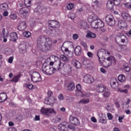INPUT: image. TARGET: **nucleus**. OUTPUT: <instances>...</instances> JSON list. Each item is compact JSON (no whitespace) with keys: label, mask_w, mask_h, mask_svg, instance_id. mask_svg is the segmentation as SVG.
Masks as SVG:
<instances>
[{"label":"nucleus","mask_w":131,"mask_h":131,"mask_svg":"<svg viewBox=\"0 0 131 131\" xmlns=\"http://www.w3.org/2000/svg\"><path fill=\"white\" fill-rule=\"evenodd\" d=\"M50 59H54V61H56L55 64L57 67L55 68H51L50 64H48V61H46L42 65V71L44 74H46L47 75H52L54 74L56 71L60 70V68H61V60L59 59L58 57L52 55L50 56Z\"/></svg>","instance_id":"f257e3e1"},{"label":"nucleus","mask_w":131,"mask_h":131,"mask_svg":"<svg viewBox=\"0 0 131 131\" xmlns=\"http://www.w3.org/2000/svg\"><path fill=\"white\" fill-rule=\"evenodd\" d=\"M37 46L42 52H48L52 50L53 40L46 36H40L37 38Z\"/></svg>","instance_id":"f03ea898"},{"label":"nucleus","mask_w":131,"mask_h":131,"mask_svg":"<svg viewBox=\"0 0 131 131\" xmlns=\"http://www.w3.org/2000/svg\"><path fill=\"white\" fill-rule=\"evenodd\" d=\"M104 24L103 22L100 19H98L96 21H94L91 25L92 28L98 29L99 28H102L104 27Z\"/></svg>","instance_id":"7ed1b4c3"},{"label":"nucleus","mask_w":131,"mask_h":131,"mask_svg":"<svg viewBox=\"0 0 131 131\" xmlns=\"http://www.w3.org/2000/svg\"><path fill=\"white\" fill-rule=\"evenodd\" d=\"M105 22L110 26H114L115 25V19L113 15L110 14L105 17Z\"/></svg>","instance_id":"20e7f679"},{"label":"nucleus","mask_w":131,"mask_h":131,"mask_svg":"<svg viewBox=\"0 0 131 131\" xmlns=\"http://www.w3.org/2000/svg\"><path fill=\"white\" fill-rule=\"evenodd\" d=\"M31 77L33 82H39L41 81V76L39 73L34 72L31 75Z\"/></svg>","instance_id":"39448f33"},{"label":"nucleus","mask_w":131,"mask_h":131,"mask_svg":"<svg viewBox=\"0 0 131 131\" xmlns=\"http://www.w3.org/2000/svg\"><path fill=\"white\" fill-rule=\"evenodd\" d=\"M41 113L45 114V115H49V114H57V113L55 111V109L53 108L42 107L41 109Z\"/></svg>","instance_id":"423d86ee"},{"label":"nucleus","mask_w":131,"mask_h":131,"mask_svg":"<svg viewBox=\"0 0 131 131\" xmlns=\"http://www.w3.org/2000/svg\"><path fill=\"white\" fill-rule=\"evenodd\" d=\"M105 53H107V54H110L108 50L105 49H100L97 52V57H98L99 63H100V64H102V62H101V59H105L104 55V54H105Z\"/></svg>","instance_id":"0eeeda50"},{"label":"nucleus","mask_w":131,"mask_h":131,"mask_svg":"<svg viewBox=\"0 0 131 131\" xmlns=\"http://www.w3.org/2000/svg\"><path fill=\"white\" fill-rule=\"evenodd\" d=\"M115 62V58L113 56L107 57V60L103 62V65L105 68H108L112 65V62Z\"/></svg>","instance_id":"6e6552de"},{"label":"nucleus","mask_w":131,"mask_h":131,"mask_svg":"<svg viewBox=\"0 0 131 131\" xmlns=\"http://www.w3.org/2000/svg\"><path fill=\"white\" fill-rule=\"evenodd\" d=\"M29 11L30 9L28 7H24L19 10V14L23 18H27Z\"/></svg>","instance_id":"1a4fd4ad"},{"label":"nucleus","mask_w":131,"mask_h":131,"mask_svg":"<svg viewBox=\"0 0 131 131\" xmlns=\"http://www.w3.org/2000/svg\"><path fill=\"white\" fill-rule=\"evenodd\" d=\"M83 80L84 82H85V83H88V84L93 83V82L95 81L94 77L90 75H86L85 76H84Z\"/></svg>","instance_id":"9d476101"},{"label":"nucleus","mask_w":131,"mask_h":131,"mask_svg":"<svg viewBox=\"0 0 131 131\" xmlns=\"http://www.w3.org/2000/svg\"><path fill=\"white\" fill-rule=\"evenodd\" d=\"M44 103L47 105L53 106L56 103V98L54 97H49L45 99Z\"/></svg>","instance_id":"9b49d317"},{"label":"nucleus","mask_w":131,"mask_h":131,"mask_svg":"<svg viewBox=\"0 0 131 131\" xmlns=\"http://www.w3.org/2000/svg\"><path fill=\"white\" fill-rule=\"evenodd\" d=\"M125 39H126V36L122 34L119 33L116 38V41L118 42L121 41L123 43H124L125 42Z\"/></svg>","instance_id":"f8f14e48"},{"label":"nucleus","mask_w":131,"mask_h":131,"mask_svg":"<svg viewBox=\"0 0 131 131\" xmlns=\"http://www.w3.org/2000/svg\"><path fill=\"white\" fill-rule=\"evenodd\" d=\"M61 50L64 55H66L69 58H72L73 57V53L68 50V48H66L64 47H62Z\"/></svg>","instance_id":"ddd939ff"},{"label":"nucleus","mask_w":131,"mask_h":131,"mask_svg":"<svg viewBox=\"0 0 131 131\" xmlns=\"http://www.w3.org/2000/svg\"><path fill=\"white\" fill-rule=\"evenodd\" d=\"M26 28H27V25L25 21H21L18 24L17 29L19 30V31H23V30H25Z\"/></svg>","instance_id":"4468645a"},{"label":"nucleus","mask_w":131,"mask_h":131,"mask_svg":"<svg viewBox=\"0 0 131 131\" xmlns=\"http://www.w3.org/2000/svg\"><path fill=\"white\" fill-rule=\"evenodd\" d=\"M34 11L37 13V14L40 15L41 14H45V13L47 12V9L45 7L38 6L35 9Z\"/></svg>","instance_id":"2eb2a0df"},{"label":"nucleus","mask_w":131,"mask_h":131,"mask_svg":"<svg viewBox=\"0 0 131 131\" xmlns=\"http://www.w3.org/2000/svg\"><path fill=\"white\" fill-rule=\"evenodd\" d=\"M70 122L74 125H79V120L78 119L72 116L70 117Z\"/></svg>","instance_id":"dca6fc26"},{"label":"nucleus","mask_w":131,"mask_h":131,"mask_svg":"<svg viewBox=\"0 0 131 131\" xmlns=\"http://www.w3.org/2000/svg\"><path fill=\"white\" fill-rule=\"evenodd\" d=\"M99 18H98V16L95 14H92L90 15L88 17V21L89 23H91V26H92V25L94 22H96Z\"/></svg>","instance_id":"f3484780"},{"label":"nucleus","mask_w":131,"mask_h":131,"mask_svg":"<svg viewBox=\"0 0 131 131\" xmlns=\"http://www.w3.org/2000/svg\"><path fill=\"white\" fill-rule=\"evenodd\" d=\"M110 84L111 88L113 89H117L118 88V83L117 82V79L115 78H112L110 81Z\"/></svg>","instance_id":"a211bd4d"},{"label":"nucleus","mask_w":131,"mask_h":131,"mask_svg":"<svg viewBox=\"0 0 131 131\" xmlns=\"http://www.w3.org/2000/svg\"><path fill=\"white\" fill-rule=\"evenodd\" d=\"M49 26L52 28H58L60 26V24L56 20H50L49 21Z\"/></svg>","instance_id":"6ab92c4d"},{"label":"nucleus","mask_w":131,"mask_h":131,"mask_svg":"<svg viewBox=\"0 0 131 131\" xmlns=\"http://www.w3.org/2000/svg\"><path fill=\"white\" fill-rule=\"evenodd\" d=\"M63 71L66 72V74L67 75H69V74H70L71 72H72V68L71 67V66L64 65Z\"/></svg>","instance_id":"aec40b11"},{"label":"nucleus","mask_w":131,"mask_h":131,"mask_svg":"<svg viewBox=\"0 0 131 131\" xmlns=\"http://www.w3.org/2000/svg\"><path fill=\"white\" fill-rule=\"evenodd\" d=\"M118 26L119 28H120V29H122L123 28H126L127 24L124 20H119L118 23Z\"/></svg>","instance_id":"412c9836"},{"label":"nucleus","mask_w":131,"mask_h":131,"mask_svg":"<svg viewBox=\"0 0 131 131\" xmlns=\"http://www.w3.org/2000/svg\"><path fill=\"white\" fill-rule=\"evenodd\" d=\"M105 89H106L105 85L100 84L97 85L96 91L97 93H103L105 91Z\"/></svg>","instance_id":"4be33fe9"},{"label":"nucleus","mask_w":131,"mask_h":131,"mask_svg":"<svg viewBox=\"0 0 131 131\" xmlns=\"http://www.w3.org/2000/svg\"><path fill=\"white\" fill-rule=\"evenodd\" d=\"M45 32L48 35H51V36H56L57 34L56 33V31L54 30H52L51 29H47L45 30Z\"/></svg>","instance_id":"5701e85b"},{"label":"nucleus","mask_w":131,"mask_h":131,"mask_svg":"<svg viewBox=\"0 0 131 131\" xmlns=\"http://www.w3.org/2000/svg\"><path fill=\"white\" fill-rule=\"evenodd\" d=\"M72 63L77 69H80L81 68V63L80 62L76 60V59H73Z\"/></svg>","instance_id":"b1692460"},{"label":"nucleus","mask_w":131,"mask_h":131,"mask_svg":"<svg viewBox=\"0 0 131 131\" xmlns=\"http://www.w3.org/2000/svg\"><path fill=\"white\" fill-rule=\"evenodd\" d=\"M59 130L64 131L67 128V123L62 122L58 126Z\"/></svg>","instance_id":"393cba45"},{"label":"nucleus","mask_w":131,"mask_h":131,"mask_svg":"<svg viewBox=\"0 0 131 131\" xmlns=\"http://www.w3.org/2000/svg\"><path fill=\"white\" fill-rule=\"evenodd\" d=\"M79 28H83L85 30L88 28V23L85 21H81L78 24Z\"/></svg>","instance_id":"a878e982"},{"label":"nucleus","mask_w":131,"mask_h":131,"mask_svg":"<svg viewBox=\"0 0 131 131\" xmlns=\"http://www.w3.org/2000/svg\"><path fill=\"white\" fill-rule=\"evenodd\" d=\"M75 54L76 56H80L82 50H81V47L79 46H77L74 50Z\"/></svg>","instance_id":"bb28decb"},{"label":"nucleus","mask_w":131,"mask_h":131,"mask_svg":"<svg viewBox=\"0 0 131 131\" xmlns=\"http://www.w3.org/2000/svg\"><path fill=\"white\" fill-rule=\"evenodd\" d=\"M121 16L124 20H126V21H127L128 22L131 21V16L128 13H122Z\"/></svg>","instance_id":"cd10ccee"},{"label":"nucleus","mask_w":131,"mask_h":131,"mask_svg":"<svg viewBox=\"0 0 131 131\" xmlns=\"http://www.w3.org/2000/svg\"><path fill=\"white\" fill-rule=\"evenodd\" d=\"M10 40H12V41H16L18 39V35L15 32L11 33L10 34Z\"/></svg>","instance_id":"c85d7f7f"},{"label":"nucleus","mask_w":131,"mask_h":131,"mask_svg":"<svg viewBox=\"0 0 131 131\" xmlns=\"http://www.w3.org/2000/svg\"><path fill=\"white\" fill-rule=\"evenodd\" d=\"M2 33L3 34V41L4 42H7L8 39L7 37L9 36V32H7L6 33V30L5 29H3Z\"/></svg>","instance_id":"c756f323"},{"label":"nucleus","mask_w":131,"mask_h":131,"mask_svg":"<svg viewBox=\"0 0 131 131\" xmlns=\"http://www.w3.org/2000/svg\"><path fill=\"white\" fill-rule=\"evenodd\" d=\"M19 52L20 54L26 53V45L25 44H21L19 46Z\"/></svg>","instance_id":"7c9ffc66"},{"label":"nucleus","mask_w":131,"mask_h":131,"mask_svg":"<svg viewBox=\"0 0 131 131\" xmlns=\"http://www.w3.org/2000/svg\"><path fill=\"white\" fill-rule=\"evenodd\" d=\"M67 90L70 92H72L75 90V84L73 82H71L69 84L67 88Z\"/></svg>","instance_id":"2f4dec72"},{"label":"nucleus","mask_w":131,"mask_h":131,"mask_svg":"<svg viewBox=\"0 0 131 131\" xmlns=\"http://www.w3.org/2000/svg\"><path fill=\"white\" fill-rule=\"evenodd\" d=\"M8 96L6 93H0V103H3L7 100Z\"/></svg>","instance_id":"473e14b6"},{"label":"nucleus","mask_w":131,"mask_h":131,"mask_svg":"<svg viewBox=\"0 0 131 131\" xmlns=\"http://www.w3.org/2000/svg\"><path fill=\"white\" fill-rule=\"evenodd\" d=\"M99 122L101 123H106V116L103 114H99Z\"/></svg>","instance_id":"72a5a7b5"},{"label":"nucleus","mask_w":131,"mask_h":131,"mask_svg":"<svg viewBox=\"0 0 131 131\" xmlns=\"http://www.w3.org/2000/svg\"><path fill=\"white\" fill-rule=\"evenodd\" d=\"M113 6H114L113 1H108L106 3V8L108 10H112L113 9Z\"/></svg>","instance_id":"f704fd0d"},{"label":"nucleus","mask_w":131,"mask_h":131,"mask_svg":"<svg viewBox=\"0 0 131 131\" xmlns=\"http://www.w3.org/2000/svg\"><path fill=\"white\" fill-rule=\"evenodd\" d=\"M8 5L6 4H2L0 5V12H4V11H7L8 10Z\"/></svg>","instance_id":"c9c22d12"},{"label":"nucleus","mask_w":131,"mask_h":131,"mask_svg":"<svg viewBox=\"0 0 131 131\" xmlns=\"http://www.w3.org/2000/svg\"><path fill=\"white\" fill-rule=\"evenodd\" d=\"M86 37H88V38H96V35L95 34V33H93L92 32H91L90 31H88L86 35Z\"/></svg>","instance_id":"e433bc0d"},{"label":"nucleus","mask_w":131,"mask_h":131,"mask_svg":"<svg viewBox=\"0 0 131 131\" xmlns=\"http://www.w3.org/2000/svg\"><path fill=\"white\" fill-rule=\"evenodd\" d=\"M118 80L120 82H124L125 81V76L123 75H120L118 77Z\"/></svg>","instance_id":"4c0bfd02"},{"label":"nucleus","mask_w":131,"mask_h":131,"mask_svg":"<svg viewBox=\"0 0 131 131\" xmlns=\"http://www.w3.org/2000/svg\"><path fill=\"white\" fill-rule=\"evenodd\" d=\"M60 59L65 63H67L69 61V59L67 57L62 54L60 55Z\"/></svg>","instance_id":"58836bf2"},{"label":"nucleus","mask_w":131,"mask_h":131,"mask_svg":"<svg viewBox=\"0 0 131 131\" xmlns=\"http://www.w3.org/2000/svg\"><path fill=\"white\" fill-rule=\"evenodd\" d=\"M78 104H89L90 103L89 99H83L78 101Z\"/></svg>","instance_id":"ea45409f"},{"label":"nucleus","mask_w":131,"mask_h":131,"mask_svg":"<svg viewBox=\"0 0 131 131\" xmlns=\"http://www.w3.org/2000/svg\"><path fill=\"white\" fill-rule=\"evenodd\" d=\"M84 92H82L81 90L80 91H76V95L78 97H82L83 98H84Z\"/></svg>","instance_id":"a19ab883"},{"label":"nucleus","mask_w":131,"mask_h":131,"mask_svg":"<svg viewBox=\"0 0 131 131\" xmlns=\"http://www.w3.org/2000/svg\"><path fill=\"white\" fill-rule=\"evenodd\" d=\"M80 45H81V46H82V47L84 48V49L85 50V51L88 50V44H86L85 42L81 40L80 42Z\"/></svg>","instance_id":"79ce46f5"},{"label":"nucleus","mask_w":131,"mask_h":131,"mask_svg":"<svg viewBox=\"0 0 131 131\" xmlns=\"http://www.w3.org/2000/svg\"><path fill=\"white\" fill-rule=\"evenodd\" d=\"M24 4L26 6V8H28V7H31V0H25Z\"/></svg>","instance_id":"37998d69"},{"label":"nucleus","mask_w":131,"mask_h":131,"mask_svg":"<svg viewBox=\"0 0 131 131\" xmlns=\"http://www.w3.org/2000/svg\"><path fill=\"white\" fill-rule=\"evenodd\" d=\"M53 122H54V123H58L61 121V118L59 117H55L53 120Z\"/></svg>","instance_id":"c03bdc74"},{"label":"nucleus","mask_w":131,"mask_h":131,"mask_svg":"<svg viewBox=\"0 0 131 131\" xmlns=\"http://www.w3.org/2000/svg\"><path fill=\"white\" fill-rule=\"evenodd\" d=\"M23 35L25 37L29 38L31 36V33L30 32L26 31L24 32Z\"/></svg>","instance_id":"a18cd8bd"},{"label":"nucleus","mask_w":131,"mask_h":131,"mask_svg":"<svg viewBox=\"0 0 131 131\" xmlns=\"http://www.w3.org/2000/svg\"><path fill=\"white\" fill-rule=\"evenodd\" d=\"M19 78H20V76H19L18 75L14 76L11 80V81H12L13 82H18V81H19Z\"/></svg>","instance_id":"49530a36"},{"label":"nucleus","mask_w":131,"mask_h":131,"mask_svg":"<svg viewBox=\"0 0 131 131\" xmlns=\"http://www.w3.org/2000/svg\"><path fill=\"white\" fill-rule=\"evenodd\" d=\"M123 68L126 72H129L130 71V68L128 67V65L127 63L123 65Z\"/></svg>","instance_id":"de8ad7c7"},{"label":"nucleus","mask_w":131,"mask_h":131,"mask_svg":"<svg viewBox=\"0 0 131 131\" xmlns=\"http://www.w3.org/2000/svg\"><path fill=\"white\" fill-rule=\"evenodd\" d=\"M110 95H111L110 91L109 90L105 91L103 94V96L105 98H108L110 97Z\"/></svg>","instance_id":"09e8293b"},{"label":"nucleus","mask_w":131,"mask_h":131,"mask_svg":"<svg viewBox=\"0 0 131 131\" xmlns=\"http://www.w3.org/2000/svg\"><path fill=\"white\" fill-rule=\"evenodd\" d=\"M126 9H131V2H127L123 4Z\"/></svg>","instance_id":"8fccbe9b"},{"label":"nucleus","mask_w":131,"mask_h":131,"mask_svg":"<svg viewBox=\"0 0 131 131\" xmlns=\"http://www.w3.org/2000/svg\"><path fill=\"white\" fill-rule=\"evenodd\" d=\"M68 18L70 19H71V20H73L75 18V14L70 13V14H68Z\"/></svg>","instance_id":"3c124183"},{"label":"nucleus","mask_w":131,"mask_h":131,"mask_svg":"<svg viewBox=\"0 0 131 131\" xmlns=\"http://www.w3.org/2000/svg\"><path fill=\"white\" fill-rule=\"evenodd\" d=\"M26 88L29 89V90H32L33 89V84L30 83H28L26 84Z\"/></svg>","instance_id":"603ef678"},{"label":"nucleus","mask_w":131,"mask_h":131,"mask_svg":"<svg viewBox=\"0 0 131 131\" xmlns=\"http://www.w3.org/2000/svg\"><path fill=\"white\" fill-rule=\"evenodd\" d=\"M113 105L112 104H108L106 107L107 111H113Z\"/></svg>","instance_id":"864d4df0"},{"label":"nucleus","mask_w":131,"mask_h":131,"mask_svg":"<svg viewBox=\"0 0 131 131\" xmlns=\"http://www.w3.org/2000/svg\"><path fill=\"white\" fill-rule=\"evenodd\" d=\"M74 8V4L73 3H70L67 6V9L69 10H72Z\"/></svg>","instance_id":"5fc2aeb1"},{"label":"nucleus","mask_w":131,"mask_h":131,"mask_svg":"<svg viewBox=\"0 0 131 131\" xmlns=\"http://www.w3.org/2000/svg\"><path fill=\"white\" fill-rule=\"evenodd\" d=\"M13 61H14V56H11L8 58L7 62L8 63H9V64H12Z\"/></svg>","instance_id":"6e6d98bb"},{"label":"nucleus","mask_w":131,"mask_h":131,"mask_svg":"<svg viewBox=\"0 0 131 131\" xmlns=\"http://www.w3.org/2000/svg\"><path fill=\"white\" fill-rule=\"evenodd\" d=\"M113 3L115 6H119L120 5V0H114Z\"/></svg>","instance_id":"4d7b16f0"},{"label":"nucleus","mask_w":131,"mask_h":131,"mask_svg":"<svg viewBox=\"0 0 131 131\" xmlns=\"http://www.w3.org/2000/svg\"><path fill=\"white\" fill-rule=\"evenodd\" d=\"M10 18L12 19V20H15V19H17V15L15 13L11 14Z\"/></svg>","instance_id":"13d9d810"},{"label":"nucleus","mask_w":131,"mask_h":131,"mask_svg":"<svg viewBox=\"0 0 131 131\" xmlns=\"http://www.w3.org/2000/svg\"><path fill=\"white\" fill-rule=\"evenodd\" d=\"M123 119H124V116H119V118H118V121H119V122H123V121L122 120H123Z\"/></svg>","instance_id":"bf43d9fd"},{"label":"nucleus","mask_w":131,"mask_h":131,"mask_svg":"<svg viewBox=\"0 0 131 131\" xmlns=\"http://www.w3.org/2000/svg\"><path fill=\"white\" fill-rule=\"evenodd\" d=\"M107 116L109 120H112L113 119V116L109 113L107 114Z\"/></svg>","instance_id":"052dcab7"},{"label":"nucleus","mask_w":131,"mask_h":131,"mask_svg":"<svg viewBox=\"0 0 131 131\" xmlns=\"http://www.w3.org/2000/svg\"><path fill=\"white\" fill-rule=\"evenodd\" d=\"M78 37H79V36L78 35V34H74L73 35V39L75 40L78 39Z\"/></svg>","instance_id":"680f3d73"},{"label":"nucleus","mask_w":131,"mask_h":131,"mask_svg":"<svg viewBox=\"0 0 131 131\" xmlns=\"http://www.w3.org/2000/svg\"><path fill=\"white\" fill-rule=\"evenodd\" d=\"M119 92H121V93H125V94H127V89L126 90H123V89H121L120 88H119L118 89Z\"/></svg>","instance_id":"e2e57ef3"},{"label":"nucleus","mask_w":131,"mask_h":131,"mask_svg":"<svg viewBox=\"0 0 131 131\" xmlns=\"http://www.w3.org/2000/svg\"><path fill=\"white\" fill-rule=\"evenodd\" d=\"M87 56H88V57H89V58H93V57H94V54H93L92 52H88V53H87Z\"/></svg>","instance_id":"0e129e2a"},{"label":"nucleus","mask_w":131,"mask_h":131,"mask_svg":"<svg viewBox=\"0 0 131 131\" xmlns=\"http://www.w3.org/2000/svg\"><path fill=\"white\" fill-rule=\"evenodd\" d=\"M58 98L60 100V101H63V100H64V96H63V94H60L58 97Z\"/></svg>","instance_id":"69168bd1"},{"label":"nucleus","mask_w":131,"mask_h":131,"mask_svg":"<svg viewBox=\"0 0 131 131\" xmlns=\"http://www.w3.org/2000/svg\"><path fill=\"white\" fill-rule=\"evenodd\" d=\"M84 98H85V97H91V93H90L89 92H84Z\"/></svg>","instance_id":"338daca9"},{"label":"nucleus","mask_w":131,"mask_h":131,"mask_svg":"<svg viewBox=\"0 0 131 131\" xmlns=\"http://www.w3.org/2000/svg\"><path fill=\"white\" fill-rule=\"evenodd\" d=\"M76 91H81V85L80 84H78L76 86Z\"/></svg>","instance_id":"774afa93"}]
</instances>
